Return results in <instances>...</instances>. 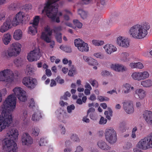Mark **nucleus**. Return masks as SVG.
<instances>
[{
	"mask_svg": "<svg viewBox=\"0 0 152 152\" xmlns=\"http://www.w3.org/2000/svg\"><path fill=\"white\" fill-rule=\"evenodd\" d=\"M13 91L14 94L9 95L3 102V107H9L12 110L15 109L16 105V97L20 101L25 102L27 100L26 92L20 87H15Z\"/></svg>",
	"mask_w": 152,
	"mask_h": 152,
	"instance_id": "nucleus-1",
	"label": "nucleus"
},
{
	"mask_svg": "<svg viewBox=\"0 0 152 152\" xmlns=\"http://www.w3.org/2000/svg\"><path fill=\"white\" fill-rule=\"evenodd\" d=\"M18 135L17 130L16 129H12L7 133L8 138L4 140V144L3 147L2 152H17L18 146L15 141L18 140Z\"/></svg>",
	"mask_w": 152,
	"mask_h": 152,
	"instance_id": "nucleus-2",
	"label": "nucleus"
},
{
	"mask_svg": "<svg viewBox=\"0 0 152 152\" xmlns=\"http://www.w3.org/2000/svg\"><path fill=\"white\" fill-rule=\"evenodd\" d=\"M150 25L148 23L143 24H137L131 27L129 32L130 35L136 39L144 38L148 34L147 31L150 28Z\"/></svg>",
	"mask_w": 152,
	"mask_h": 152,
	"instance_id": "nucleus-3",
	"label": "nucleus"
},
{
	"mask_svg": "<svg viewBox=\"0 0 152 152\" xmlns=\"http://www.w3.org/2000/svg\"><path fill=\"white\" fill-rule=\"evenodd\" d=\"M2 105V110L1 115H0V132L6 127L10 126L12 122V112L13 110L9 107L4 108Z\"/></svg>",
	"mask_w": 152,
	"mask_h": 152,
	"instance_id": "nucleus-4",
	"label": "nucleus"
},
{
	"mask_svg": "<svg viewBox=\"0 0 152 152\" xmlns=\"http://www.w3.org/2000/svg\"><path fill=\"white\" fill-rule=\"evenodd\" d=\"M58 5L55 4V6L51 5L49 3H47L42 10V13H45L47 16L51 19L52 22L59 23L60 22L59 17H56L58 11Z\"/></svg>",
	"mask_w": 152,
	"mask_h": 152,
	"instance_id": "nucleus-5",
	"label": "nucleus"
},
{
	"mask_svg": "<svg viewBox=\"0 0 152 152\" xmlns=\"http://www.w3.org/2000/svg\"><path fill=\"white\" fill-rule=\"evenodd\" d=\"M138 146L139 148L144 150L152 148V133L141 139L138 142Z\"/></svg>",
	"mask_w": 152,
	"mask_h": 152,
	"instance_id": "nucleus-6",
	"label": "nucleus"
},
{
	"mask_svg": "<svg viewBox=\"0 0 152 152\" xmlns=\"http://www.w3.org/2000/svg\"><path fill=\"white\" fill-rule=\"evenodd\" d=\"M104 134L106 140L111 144L115 143L117 140V134L113 128L109 127L106 129L105 131Z\"/></svg>",
	"mask_w": 152,
	"mask_h": 152,
	"instance_id": "nucleus-7",
	"label": "nucleus"
},
{
	"mask_svg": "<svg viewBox=\"0 0 152 152\" xmlns=\"http://www.w3.org/2000/svg\"><path fill=\"white\" fill-rule=\"evenodd\" d=\"M52 34V30L48 26H47L45 28L44 31L42 32L41 38L47 43L50 42V47L53 48L55 45V42L54 41L51 42L50 37Z\"/></svg>",
	"mask_w": 152,
	"mask_h": 152,
	"instance_id": "nucleus-8",
	"label": "nucleus"
},
{
	"mask_svg": "<svg viewBox=\"0 0 152 152\" xmlns=\"http://www.w3.org/2000/svg\"><path fill=\"white\" fill-rule=\"evenodd\" d=\"M22 83L28 89L32 90L36 87L38 82L36 78L28 76L23 78Z\"/></svg>",
	"mask_w": 152,
	"mask_h": 152,
	"instance_id": "nucleus-9",
	"label": "nucleus"
},
{
	"mask_svg": "<svg viewBox=\"0 0 152 152\" xmlns=\"http://www.w3.org/2000/svg\"><path fill=\"white\" fill-rule=\"evenodd\" d=\"M13 74L10 69H7L0 72V81H5L7 83H10L13 81V78L10 75Z\"/></svg>",
	"mask_w": 152,
	"mask_h": 152,
	"instance_id": "nucleus-10",
	"label": "nucleus"
},
{
	"mask_svg": "<svg viewBox=\"0 0 152 152\" xmlns=\"http://www.w3.org/2000/svg\"><path fill=\"white\" fill-rule=\"evenodd\" d=\"M21 45L18 42L13 43L11 48L8 51L7 57H10L19 54L21 51Z\"/></svg>",
	"mask_w": 152,
	"mask_h": 152,
	"instance_id": "nucleus-11",
	"label": "nucleus"
},
{
	"mask_svg": "<svg viewBox=\"0 0 152 152\" xmlns=\"http://www.w3.org/2000/svg\"><path fill=\"white\" fill-rule=\"evenodd\" d=\"M149 76L148 73L146 71L142 72H135L133 73L131 76L133 79L138 81L145 79Z\"/></svg>",
	"mask_w": 152,
	"mask_h": 152,
	"instance_id": "nucleus-12",
	"label": "nucleus"
},
{
	"mask_svg": "<svg viewBox=\"0 0 152 152\" xmlns=\"http://www.w3.org/2000/svg\"><path fill=\"white\" fill-rule=\"evenodd\" d=\"M40 57V53L39 51L33 50L28 54L27 59L29 61H37Z\"/></svg>",
	"mask_w": 152,
	"mask_h": 152,
	"instance_id": "nucleus-13",
	"label": "nucleus"
},
{
	"mask_svg": "<svg viewBox=\"0 0 152 152\" xmlns=\"http://www.w3.org/2000/svg\"><path fill=\"white\" fill-rule=\"evenodd\" d=\"M21 141L23 145L28 146L33 143V139L27 133H23L21 138Z\"/></svg>",
	"mask_w": 152,
	"mask_h": 152,
	"instance_id": "nucleus-14",
	"label": "nucleus"
},
{
	"mask_svg": "<svg viewBox=\"0 0 152 152\" xmlns=\"http://www.w3.org/2000/svg\"><path fill=\"white\" fill-rule=\"evenodd\" d=\"M124 109L125 111L128 114H130L133 113L134 109L133 104L130 101H127L123 102Z\"/></svg>",
	"mask_w": 152,
	"mask_h": 152,
	"instance_id": "nucleus-15",
	"label": "nucleus"
},
{
	"mask_svg": "<svg viewBox=\"0 0 152 152\" xmlns=\"http://www.w3.org/2000/svg\"><path fill=\"white\" fill-rule=\"evenodd\" d=\"M23 15L22 13L20 12L17 13L15 17L12 20V23L14 26H16L19 24L20 23H22L23 21Z\"/></svg>",
	"mask_w": 152,
	"mask_h": 152,
	"instance_id": "nucleus-16",
	"label": "nucleus"
},
{
	"mask_svg": "<svg viewBox=\"0 0 152 152\" xmlns=\"http://www.w3.org/2000/svg\"><path fill=\"white\" fill-rule=\"evenodd\" d=\"M143 115V118L147 123L152 125V112L151 111L145 110L144 111Z\"/></svg>",
	"mask_w": 152,
	"mask_h": 152,
	"instance_id": "nucleus-17",
	"label": "nucleus"
},
{
	"mask_svg": "<svg viewBox=\"0 0 152 152\" xmlns=\"http://www.w3.org/2000/svg\"><path fill=\"white\" fill-rule=\"evenodd\" d=\"M117 43L119 46L125 48L128 47L129 45L128 40L121 37H118Z\"/></svg>",
	"mask_w": 152,
	"mask_h": 152,
	"instance_id": "nucleus-18",
	"label": "nucleus"
},
{
	"mask_svg": "<svg viewBox=\"0 0 152 152\" xmlns=\"http://www.w3.org/2000/svg\"><path fill=\"white\" fill-rule=\"evenodd\" d=\"M11 20L10 19H7L1 26L0 31L4 33L7 31L11 28Z\"/></svg>",
	"mask_w": 152,
	"mask_h": 152,
	"instance_id": "nucleus-19",
	"label": "nucleus"
},
{
	"mask_svg": "<svg viewBox=\"0 0 152 152\" xmlns=\"http://www.w3.org/2000/svg\"><path fill=\"white\" fill-rule=\"evenodd\" d=\"M104 48L105 51L109 54H111L117 50L116 47L111 44H106L104 47Z\"/></svg>",
	"mask_w": 152,
	"mask_h": 152,
	"instance_id": "nucleus-20",
	"label": "nucleus"
},
{
	"mask_svg": "<svg viewBox=\"0 0 152 152\" xmlns=\"http://www.w3.org/2000/svg\"><path fill=\"white\" fill-rule=\"evenodd\" d=\"M42 118L40 111L37 110L32 115L31 119L34 121H39Z\"/></svg>",
	"mask_w": 152,
	"mask_h": 152,
	"instance_id": "nucleus-21",
	"label": "nucleus"
},
{
	"mask_svg": "<svg viewBox=\"0 0 152 152\" xmlns=\"http://www.w3.org/2000/svg\"><path fill=\"white\" fill-rule=\"evenodd\" d=\"M135 95H137L138 97L140 99H143L146 95L145 91L142 89H137L135 91Z\"/></svg>",
	"mask_w": 152,
	"mask_h": 152,
	"instance_id": "nucleus-22",
	"label": "nucleus"
},
{
	"mask_svg": "<svg viewBox=\"0 0 152 152\" xmlns=\"http://www.w3.org/2000/svg\"><path fill=\"white\" fill-rule=\"evenodd\" d=\"M111 68L114 70L118 72L125 70L124 67L123 65L118 64H112L111 66Z\"/></svg>",
	"mask_w": 152,
	"mask_h": 152,
	"instance_id": "nucleus-23",
	"label": "nucleus"
},
{
	"mask_svg": "<svg viewBox=\"0 0 152 152\" xmlns=\"http://www.w3.org/2000/svg\"><path fill=\"white\" fill-rule=\"evenodd\" d=\"M97 145L99 148L103 150H108L110 148V147L104 141L102 140L99 141Z\"/></svg>",
	"mask_w": 152,
	"mask_h": 152,
	"instance_id": "nucleus-24",
	"label": "nucleus"
},
{
	"mask_svg": "<svg viewBox=\"0 0 152 152\" xmlns=\"http://www.w3.org/2000/svg\"><path fill=\"white\" fill-rule=\"evenodd\" d=\"M88 44L83 42L80 46H78V49L81 51L85 52L88 51Z\"/></svg>",
	"mask_w": 152,
	"mask_h": 152,
	"instance_id": "nucleus-25",
	"label": "nucleus"
},
{
	"mask_svg": "<svg viewBox=\"0 0 152 152\" xmlns=\"http://www.w3.org/2000/svg\"><path fill=\"white\" fill-rule=\"evenodd\" d=\"M2 39L4 44L5 45H7L11 40L10 34L9 33L5 34Z\"/></svg>",
	"mask_w": 152,
	"mask_h": 152,
	"instance_id": "nucleus-26",
	"label": "nucleus"
},
{
	"mask_svg": "<svg viewBox=\"0 0 152 152\" xmlns=\"http://www.w3.org/2000/svg\"><path fill=\"white\" fill-rule=\"evenodd\" d=\"M22 31L20 30H16L14 34L13 37L14 39L17 40L20 39L22 37Z\"/></svg>",
	"mask_w": 152,
	"mask_h": 152,
	"instance_id": "nucleus-27",
	"label": "nucleus"
},
{
	"mask_svg": "<svg viewBox=\"0 0 152 152\" xmlns=\"http://www.w3.org/2000/svg\"><path fill=\"white\" fill-rule=\"evenodd\" d=\"M130 66L132 68H136L139 69H142L144 67L143 65L140 62L131 63L130 64Z\"/></svg>",
	"mask_w": 152,
	"mask_h": 152,
	"instance_id": "nucleus-28",
	"label": "nucleus"
},
{
	"mask_svg": "<svg viewBox=\"0 0 152 152\" xmlns=\"http://www.w3.org/2000/svg\"><path fill=\"white\" fill-rule=\"evenodd\" d=\"M37 26H36L33 25L32 26H30L28 28V33L34 35L37 32Z\"/></svg>",
	"mask_w": 152,
	"mask_h": 152,
	"instance_id": "nucleus-29",
	"label": "nucleus"
},
{
	"mask_svg": "<svg viewBox=\"0 0 152 152\" xmlns=\"http://www.w3.org/2000/svg\"><path fill=\"white\" fill-rule=\"evenodd\" d=\"M141 84L144 87H150L152 86V80H147L142 81Z\"/></svg>",
	"mask_w": 152,
	"mask_h": 152,
	"instance_id": "nucleus-30",
	"label": "nucleus"
},
{
	"mask_svg": "<svg viewBox=\"0 0 152 152\" xmlns=\"http://www.w3.org/2000/svg\"><path fill=\"white\" fill-rule=\"evenodd\" d=\"M56 113L58 118L61 117H64V115H65V112L61 108L58 109Z\"/></svg>",
	"mask_w": 152,
	"mask_h": 152,
	"instance_id": "nucleus-31",
	"label": "nucleus"
},
{
	"mask_svg": "<svg viewBox=\"0 0 152 152\" xmlns=\"http://www.w3.org/2000/svg\"><path fill=\"white\" fill-rule=\"evenodd\" d=\"M123 86L124 87V92L126 94L130 92V88H131L132 90H133L134 89L133 87H131L130 84L128 83L125 84Z\"/></svg>",
	"mask_w": 152,
	"mask_h": 152,
	"instance_id": "nucleus-32",
	"label": "nucleus"
},
{
	"mask_svg": "<svg viewBox=\"0 0 152 152\" xmlns=\"http://www.w3.org/2000/svg\"><path fill=\"white\" fill-rule=\"evenodd\" d=\"M108 111H106L104 113V114L106 115V118L109 120L111 119L110 117L112 116L113 112L110 108H108Z\"/></svg>",
	"mask_w": 152,
	"mask_h": 152,
	"instance_id": "nucleus-33",
	"label": "nucleus"
},
{
	"mask_svg": "<svg viewBox=\"0 0 152 152\" xmlns=\"http://www.w3.org/2000/svg\"><path fill=\"white\" fill-rule=\"evenodd\" d=\"M31 134L34 136H37L39 133V129L37 127H35L31 129Z\"/></svg>",
	"mask_w": 152,
	"mask_h": 152,
	"instance_id": "nucleus-34",
	"label": "nucleus"
},
{
	"mask_svg": "<svg viewBox=\"0 0 152 152\" xmlns=\"http://www.w3.org/2000/svg\"><path fill=\"white\" fill-rule=\"evenodd\" d=\"M78 14L80 15L82 18L84 19L86 18L87 16V13L86 12L82 9H79L78 10Z\"/></svg>",
	"mask_w": 152,
	"mask_h": 152,
	"instance_id": "nucleus-35",
	"label": "nucleus"
},
{
	"mask_svg": "<svg viewBox=\"0 0 152 152\" xmlns=\"http://www.w3.org/2000/svg\"><path fill=\"white\" fill-rule=\"evenodd\" d=\"M60 48L66 53H70L72 52L71 48L68 46L61 45L60 46Z\"/></svg>",
	"mask_w": 152,
	"mask_h": 152,
	"instance_id": "nucleus-36",
	"label": "nucleus"
},
{
	"mask_svg": "<svg viewBox=\"0 0 152 152\" xmlns=\"http://www.w3.org/2000/svg\"><path fill=\"white\" fill-rule=\"evenodd\" d=\"M25 73L27 75L32 76L34 74V71L30 67H27L26 68Z\"/></svg>",
	"mask_w": 152,
	"mask_h": 152,
	"instance_id": "nucleus-37",
	"label": "nucleus"
},
{
	"mask_svg": "<svg viewBox=\"0 0 152 152\" xmlns=\"http://www.w3.org/2000/svg\"><path fill=\"white\" fill-rule=\"evenodd\" d=\"M39 19L40 17L39 16H36L33 20L32 25L37 26L39 23Z\"/></svg>",
	"mask_w": 152,
	"mask_h": 152,
	"instance_id": "nucleus-38",
	"label": "nucleus"
},
{
	"mask_svg": "<svg viewBox=\"0 0 152 152\" xmlns=\"http://www.w3.org/2000/svg\"><path fill=\"white\" fill-rule=\"evenodd\" d=\"M93 44L95 46H101L103 45L104 42L102 41H99L96 40H93L92 41Z\"/></svg>",
	"mask_w": 152,
	"mask_h": 152,
	"instance_id": "nucleus-39",
	"label": "nucleus"
},
{
	"mask_svg": "<svg viewBox=\"0 0 152 152\" xmlns=\"http://www.w3.org/2000/svg\"><path fill=\"white\" fill-rule=\"evenodd\" d=\"M73 22L75 25L78 28H81L83 26L82 23L80 22L77 20H74Z\"/></svg>",
	"mask_w": 152,
	"mask_h": 152,
	"instance_id": "nucleus-40",
	"label": "nucleus"
},
{
	"mask_svg": "<svg viewBox=\"0 0 152 152\" xmlns=\"http://www.w3.org/2000/svg\"><path fill=\"white\" fill-rule=\"evenodd\" d=\"M62 34L60 33H57L56 36V38L57 41L59 43H61L62 42Z\"/></svg>",
	"mask_w": 152,
	"mask_h": 152,
	"instance_id": "nucleus-41",
	"label": "nucleus"
},
{
	"mask_svg": "<svg viewBox=\"0 0 152 152\" xmlns=\"http://www.w3.org/2000/svg\"><path fill=\"white\" fill-rule=\"evenodd\" d=\"M83 42V41L80 39H76L74 41V44L75 46L77 47L78 48V46H80Z\"/></svg>",
	"mask_w": 152,
	"mask_h": 152,
	"instance_id": "nucleus-42",
	"label": "nucleus"
},
{
	"mask_svg": "<svg viewBox=\"0 0 152 152\" xmlns=\"http://www.w3.org/2000/svg\"><path fill=\"white\" fill-rule=\"evenodd\" d=\"M47 143V141L46 139L41 138L39 142V145L40 146L45 145Z\"/></svg>",
	"mask_w": 152,
	"mask_h": 152,
	"instance_id": "nucleus-43",
	"label": "nucleus"
},
{
	"mask_svg": "<svg viewBox=\"0 0 152 152\" xmlns=\"http://www.w3.org/2000/svg\"><path fill=\"white\" fill-rule=\"evenodd\" d=\"M88 63L89 65L93 66L96 65L98 64L97 61L92 58H90V60H89Z\"/></svg>",
	"mask_w": 152,
	"mask_h": 152,
	"instance_id": "nucleus-44",
	"label": "nucleus"
},
{
	"mask_svg": "<svg viewBox=\"0 0 152 152\" xmlns=\"http://www.w3.org/2000/svg\"><path fill=\"white\" fill-rule=\"evenodd\" d=\"M75 72V69L74 66H72V68L69 70L68 73L69 75L70 76H73V74Z\"/></svg>",
	"mask_w": 152,
	"mask_h": 152,
	"instance_id": "nucleus-45",
	"label": "nucleus"
},
{
	"mask_svg": "<svg viewBox=\"0 0 152 152\" xmlns=\"http://www.w3.org/2000/svg\"><path fill=\"white\" fill-rule=\"evenodd\" d=\"M89 82L91 84L92 86L96 87H98V83L96 80H93L92 79H91L89 80Z\"/></svg>",
	"mask_w": 152,
	"mask_h": 152,
	"instance_id": "nucleus-46",
	"label": "nucleus"
},
{
	"mask_svg": "<svg viewBox=\"0 0 152 152\" xmlns=\"http://www.w3.org/2000/svg\"><path fill=\"white\" fill-rule=\"evenodd\" d=\"M55 80L57 83L60 84H62L64 82V80L63 79H61L59 76H58L55 79Z\"/></svg>",
	"mask_w": 152,
	"mask_h": 152,
	"instance_id": "nucleus-47",
	"label": "nucleus"
},
{
	"mask_svg": "<svg viewBox=\"0 0 152 152\" xmlns=\"http://www.w3.org/2000/svg\"><path fill=\"white\" fill-rule=\"evenodd\" d=\"M71 140L73 141L78 142L79 141V139L77 135L75 134H73L71 137Z\"/></svg>",
	"mask_w": 152,
	"mask_h": 152,
	"instance_id": "nucleus-48",
	"label": "nucleus"
},
{
	"mask_svg": "<svg viewBox=\"0 0 152 152\" xmlns=\"http://www.w3.org/2000/svg\"><path fill=\"white\" fill-rule=\"evenodd\" d=\"M28 116L27 112L26 111H24L22 115L21 118L23 121H25L26 119L27 120Z\"/></svg>",
	"mask_w": 152,
	"mask_h": 152,
	"instance_id": "nucleus-49",
	"label": "nucleus"
},
{
	"mask_svg": "<svg viewBox=\"0 0 152 152\" xmlns=\"http://www.w3.org/2000/svg\"><path fill=\"white\" fill-rule=\"evenodd\" d=\"M75 108L74 105L73 104L68 106L67 108V112L69 113H71L72 110H74Z\"/></svg>",
	"mask_w": 152,
	"mask_h": 152,
	"instance_id": "nucleus-50",
	"label": "nucleus"
},
{
	"mask_svg": "<svg viewBox=\"0 0 152 152\" xmlns=\"http://www.w3.org/2000/svg\"><path fill=\"white\" fill-rule=\"evenodd\" d=\"M121 57L122 58V60L124 61H126L127 59V57L128 56V54L126 53H123L121 54Z\"/></svg>",
	"mask_w": 152,
	"mask_h": 152,
	"instance_id": "nucleus-51",
	"label": "nucleus"
},
{
	"mask_svg": "<svg viewBox=\"0 0 152 152\" xmlns=\"http://www.w3.org/2000/svg\"><path fill=\"white\" fill-rule=\"evenodd\" d=\"M107 120L104 118L103 117H101L100 121H99V124H104L106 123Z\"/></svg>",
	"mask_w": 152,
	"mask_h": 152,
	"instance_id": "nucleus-52",
	"label": "nucleus"
},
{
	"mask_svg": "<svg viewBox=\"0 0 152 152\" xmlns=\"http://www.w3.org/2000/svg\"><path fill=\"white\" fill-rule=\"evenodd\" d=\"M132 147V145L130 142H127L124 145V148L126 149H128Z\"/></svg>",
	"mask_w": 152,
	"mask_h": 152,
	"instance_id": "nucleus-53",
	"label": "nucleus"
},
{
	"mask_svg": "<svg viewBox=\"0 0 152 152\" xmlns=\"http://www.w3.org/2000/svg\"><path fill=\"white\" fill-rule=\"evenodd\" d=\"M6 14L4 12H1L0 13V22L2 21L5 19V16Z\"/></svg>",
	"mask_w": 152,
	"mask_h": 152,
	"instance_id": "nucleus-54",
	"label": "nucleus"
},
{
	"mask_svg": "<svg viewBox=\"0 0 152 152\" xmlns=\"http://www.w3.org/2000/svg\"><path fill=\"white\" fill-rule=\"evenodd\" d=\"M59 0H48L47 3H49V4H50L51 5H53V4H54L53 5L55 6V4H57L56 3Z\"/></svg>",
	"mask_w": 152,
	"mask_h": 152,
	"instance_id": "nucleus-55",
	"label": "nucleus"
},
{
	"mask_svg": "<svg viewBox=\"0 0 152 152\" xmlns=\"http://www.w3.org/2000/svg\"><path fill=\"white\" fill-rule=\"evenodd\" d=\"M101 74L103 76H108L110 75V72L108 71L105 70L102 72Z\"/></svg>",
	"mask_w": 152,
	"mask_h": 152,
	"instance_id": "nucleus-56",
	"label": "nucleus"
},
{
	"mask_svg": "<svg viewBox=\"0 0 152 152\" xmlns=\"http://www.w3.org/2000/svg\"><path fill=\"white\" fill-rule=\"evenodd\" d=\"M35 102L34 101L33 98H31V99L30 104L29 106L30 107L33 108V107L34 106Z\"/></svg>",
	"mask_w": 152,
	"mask_h": 152,
	"instance_id": "nucleus-57",
	"label": "nucleus"
},
{
	"mask_svg": "<svg viewBox=\"0 0 152 152\" xmlns=\"http://www.w3.org/2000/svg\"><path fill=\"white\" fill-rule=\"evenodd\" d=\"M32 6L30 4H26L25 6V8L27 10H30L31 9Z\"/></svg>",
	"mask_w": 152,
	"mask_h": 152,
	"instance_id": "nucleus-58",
	"label": "nucleus"
},
{
	"mask_svg": "<svg viewBox=\"0 0 152 152\" xmlns=\"http://www.w3.org/2000/svg\"><path fill=\"white\" fill-rule=\"evenodd\" d=\"M14 62L17 66H19L20 65V61L18 59H15L14 60Z\"/></svg>",
	"mask_w": 152,
	"mask_h": 152,
	"instance_id": "nucleus-59",
	"label": "nucleus"
},
{
	"mask_svg": "<svg viewBox=\"0 0 152 152\" xmlns=\"http://www.w3.org/2000/svg\"><path fill=\"white\" fill-rule=\"evenodd\" d=\"M45 72L46 74L48 77H50L52 73L50 69H46Z\"/></svg>",
	"mask_w": 152,
	"mask_h": 152,
	"instance_id": "nucleus-60",
	"label": "nucleus"
},
{
	"mask_svg": "<svg viewBox=\"0 0 152 152\" xmlns=\"http://www.w3.org/2000/svg\"><path fill=\"white\" fill-rule=\"evenodd\" d=\"M95 111V109L94 108L92 107L90 108L88 110L87 112V114L88 115L90 113H93Z\"/></svg>",
	"mask_w": 152,
	"mask_h": 152,
	"instance_id": "nucleus-61",
	"label": "nucleus"
},
{
	"mask_svg": "<svg viewBox=\"0 0 152 152\" xmlns=\"http://www.w3.org/2000/svg\"><path fill=\"white\" fill-rule=\"evenodd\" d=\"M88 99L91 101H94L96 99V96L94 94H92L90 95Z\"/></svg>",
	"mask_w": 152,
	"mask_h": 152,
	"instance_id": "nucleus-62",
	"label": "nucleus"
},
{
	"mask_svg": "<svg viewBox=\"0 0 152 152\" xmlns=\"http://www.w3.org/2000/svg\"><path fill=\"white\" fill-rule=\"evenodd\" d=\"M83 149L80 146L77 147L76 149L75 152H81L83 151Z\"/></svg>",
	"mask_w": 152,
	"mask_h": 152,
	"instance_id": "nucleus-63",
	"label": "nucleus"
},
{
	"mask_svg": "<svg viewBox=\"0 0 152 152\" xmlns=\"http://www.w3.org/2000/svg\"><path fill=\"white\" fill-rule=\"evenodd\" d=\"M91 89H89L88 88H86L84 91V93L86 95H89L90 94V91Z\"/></svg>",
	"mask_w": 152,
	"mask_h": 152,
	"instance_id": "nucleus-64",
	"label": "nucleus"
}]
</instances>
